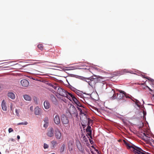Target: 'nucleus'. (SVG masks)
<instances>
[{
  "label": "nucleus",
  "mask_w": 154,
  "mask_h": 154,
  "mask_svg": "<svg viewBox=\"0 0 154 154\" xmlns=\"http://www.w3.org/2000/svg\"><path fill=\"white\" fill-rule=\"evenodd\" d=\"M78 109L80 111V114H83L85 116L86 115L85 114L83 111H82V110L81 108L79 107H78Z\"/></svg>",
  "instance_id": "393cba45"
},
{
  "label": "nucleus",
  "mask_w": 154,
  "mask_h": 154,
  "mask_svg": "<svg viewBox=\"0 0 154 154\" xmlns=\"http://www.w3.org/2000/svg\"><path fill=\"white\" fill-rule=\"evenodd\" d=\"M54 85L53 84L52 86H51V87H52V88H54Z\"/></svg>",
  "instance_id": "8fccbe9b"
},
{
  "label": "nucleus",
  "mask_w": 154,
  "mask_h": 154,
  "mask_svg": "<svg viewBox=\"0 0 154 154\" xmlns=\"http://www.w3.org/2000/svg\"><path fill=\"white\" fill-rule=\"evenodd\" d=\"M91 147H92V148H94V146H91Z\"/></svg>",
  "instance_id": "3c124183"
},
{
  "label": "nucleus",
  "mask_w": 154,
  "mask_h": 154,
  "mask_svg": "<svg viewBox=\"0 0 154 154\" xmlns=\"http://www.w3.org/2000/svg\"><path fill=\"white\" fill-rule=\"evenodd\" d=\"M50 99L53 104H57V100L54 95L52 94L50 95Z\"/></svg>",
  "instance_id": "2eb2a0df"
},
{
  "label": "nucleus",
  "mask_w": 154,
  "mask_h": 154,
  "mask_svg": "<svg viewBox=\"0 0 154 154\" xmlns=\"http://www.w3.org/2000/svg\"><path fill=\"white\" fill-rule=\"evenodd\" d=\"M89 140L90 142L91 143V144H93V141L92 140H91L90 139H89Z\"/></svg>",
  "instance_id": "ea45409f"
},
{
  "label": "nucleus",
  "mask_w": 154,
  "mask_h": 154,
  "mask_svg": "<svg viewBox=\"0 0 154 154\" xmlns=\"http://www.w3.org/2000/svg\"><path fill=\"white\" fill-rule=\"evenodd\" d=\"M55 137L57 139H60L61 138V134L58 130L55 131Z\"/></svg>",
  "instance_id": "4468645a"
},
{
  "label": "nucleus",
  "mask_w": 154,
  "mask_h": 154,
  "mask_svg": "<svg viewBox=\"0 0 154 154\" xmlns=\"http://www.w3.org/2000/svg\"><path fill=\"white\" fill-rule=\"evenodd\" d=\"M93 77L92 76L88 78L83 77V80L87 82L90 86L93 87L97 82L96 78Z\"/></svg>",
  "instance_id": "7ed1b4c3"
},
{
  "label": "nucleus",
  "mask_w": 154,
  "mask_h": 154,
  "mask_svg": "<svg viewBox=\"0 0 154 154\" xmlns=\"http://www.w3.org/2000/svg\"><path fill=\"white\" fill-rule=\"evenodd\" d=\"M93 76L95 77L97 79V82H103L105 80V77L96 75H94Z\"/></svg>",
  "instance_id": "1a4fd4ad"
},
{
  "label": "nucleus",
  "mask_w": 154,
  "mask_h": 154,
  "mask_svg": "<svg viewBox=\"0 0 154 154\" xmlns=\"http://www.w3.org/2000/svg\"><path fill=\"white\" fill-rule=\"evenodd\" d=\"M61 119L62 122L64 125H67L69 123L68 119L65 115H63L62 116Z\"/></svg>",
  "instance_id": "6e6552de"
},
{
  "label": "nucleus",
  "mask_w": 154,
  "mask_h": 154,
  "mask_svg": "<svg viewBox=\"0 0 154 154\" xmlns=\"http://www.w3.org/2000/svg\"><path fill=\"white\" fill-rule=\"evenodd\" d=\"M146 87H147L149 89V90L150 91H152V89H151L149 87H148V86H146Z\"/></svg>",
  "instance_id": "37998d69"
},
{
  "label": "nucleus",
  "mask_w": 154,
  "mask_h": 154,
  "mask_svg": "<svg viewBox=\"0 0 154 154\" xmlns=\"http://www.w3.org/2000/svg\"><path fill=\"white\" fill-rule=\"evenodd\" d=\"M142 135L144 138V139L147 140H148L151 136V135L145 133H143Z\"/></svg>",
  "instance_id": "aec40b11"
},
{
  "label": "nucleus",
  "mask_w": 154,
  "mask_h": 154,
  "mask_svg": "<svg viewBox=\"0 0 154 154\" xmlns=\"http://www.w3.org/2000/svg\"><path fill=\"white\" fill-rule=\"evenodd\" d=\"M47 135L50 137H52L54 136V130L53 128H48Z\"/></svg>",
  "instance_id": "423d86ee"
},
{
  "label": "nucleus",
  "mask_w": 154,
  "mask_h": 154,
  "mask_svg": "<svg viewBox=\"0 0 154 154\" xmlns=\"http://www.w3.org/2000/svg\"><path fill=\"white\" fill-rule=\"evenodd\" d=\"M144 78H146V79H148V80H149V79L148 78H147V77H145L143 75L142 76Z\"/></svg>",
  "instance_id": "a18cd8bd"
},
{
  "label": "nucleus",
  "mask_w": 154,
  "mask_h": 154,
  "mask_svg": "<svg viewBox=\"0 0 154 154\" xmlns=\"http://www.w3.org/2000/svg\"><path fill=\"white\" fill-rule=\"evenodd\" d=\"M143 118L145 117V116L146 115V111H145L144 110H143Z\"/></svg>",
  "instance_id": "2f4dec72"
},
{
  "label": "nucleus",
  "mask_w": 154,
  "mask_h": 154,
  "mask_svg": "<svg viewBox=\"0 0 154 154\" xmlns=\"http://www.w3.org/2000/svg\"><path fill=\"white\" fill-rule=\"evenodd\" d=\"M67 95L68 96V97H66L67 98L69 99L70 101H71L72 99V100L73 101H74L75 100H76V98H75V96L72 94L68 92H67Z\"/></svg>",
  "instance_id": "9b49d317"
},
{
  "label": "nucleus",
  "mask_w": 154,
  "mask_h": 154,
  "mask_svg": "<svg viewBox=\"0 0 154 154\" xmlns=\"http://www.w3.org/2000/svg\"><path fill=\"white\" fill-rule=\"evenodd\" d=\"M74 102L79 107H83V108L84 107L81 104V103L77 100V99L76 100H75Z\"/></svg>",
  "instance_id": "4be33fe9"
},
{
  "label": "nucleus",
  "mask_w": 154,
  "mask_h": 154,
  "mask_svg": "<svg viewBox=\"0 0 154 154\" xmlns=\"http://www.w3.org/2000/svg\"><path fill=\"white\" fill-rule=\"evenodd\" d=\"M17 137L18 139L19 140L20 139V136L19 135H17Z\"/></svg>",
  "instance_id": "c03bdc74"
},
{
  "label": "nucleus",
  "mask_w": 154,
  "mask_h": 154,
  "mask_svg": "<svg viewBox=\"0 0 154 154\" xmlns=\"http://www.w3.org/2000/svg\"><path fill=\"white\" fill-rule=\"evenodd\" d=\"M37 47L41 51L43 50L44 49V47L43 46V45L42 44H38L37 46Z\"/></svg>",
  "instance_id": "b1692460"
},
{
  "label": "nucleus",
  "mask_w": 154,
  "mask_h": 154,
  "mask_svg": "<svg viewBox=\"0 0 154 154\" xmlns=\"http://www.w3.org/2000/svg\"><path fill=\"white\" fill-rule=\"evenodd\" d=\"M125 144L127 149H130L131 151H133L134 154L136 153L139 154H149V153L143 150L140 148L134 145H131L130 144L128 143H125Z\"/></svg>",
  "instance_id": "f257e3e1"
},
{
  "label": "nucleus",
  "mask_w": 154,
  "mask_h": 154,
  "mask_svg": "<svg viewBox=\"0 0 154 154\" xmlns=\"http://www.w3.org/2000/svg\"><path fill=\"white\" fill-rule=\"evenodd\" d=\"M27 124H28L27 122L25 121V122H22L20 123H18L17 124V125H26Z\"/></svg>",
  "instance_id": "bb28decb"
},
{
  "label": "nucleus",
  "mask_w": 154,
  "mask_h": 154,
  "mask_svg": "<svg viewBox=\"0 0 154 154\" xmlns=\"http://www.w3.org/2000/svg\"><path fill=\"white\" fill-rule=\"evenodd\" d=\"M69 112L72 116L74 117L77 116V111L73 105H71L70 106L69 108Z\"/></svg>",
  "instance_id": "20e7f679"
},
{
  "label": "nucleus",
  "mask_w": 154,
  "mask_h": 154,
  "mask_svg": "<svg viewBox=\"0 0 154 154\" xmlns=\"http://www.w3.org/2000/svg\"><path fill=\"white\" fill-rule=\"evenodd\" d=\"M110 96H112L111 98L112 99H120L124 97V95L126 97H128L126 96V93L123 91H120L119 93H115L114 90H112L109 93Z\"/></svg>",
  "instance_id": "f03ea898"
},
{
  "label": "nucleus",
  "mask_w": 154,
  "mask_h": 154,
  "mask_svg": "<svg viewBox=\"0 0 154 154\" xmlns=\"http://www.w3.org/2000/svg\"><path fill=\"white\" fill-rule=\"evenodd\" d=\"M97 110L98 111V109H97Z\"/></svg>",
  "instance_id": "6e6d98bb"
},
{
  "label": "nucleus",
  "mask_w": 154,
  "mask_h": 154,
  "mask_svg": "<svg viewBox=\"0 0 154 154\" xmlns=\"http://www.w3.org/2000/svg\"><path fill=\"white\" fill-rule=\"evenodd\" d=\"M73 145V142L71 141H69L68 143V145L69 147L70 146H72Z\"/></svg>",
  "instance_id": "c85d7f7f"
},
{
  "label": "nucleus",
  "mask_w": 154,
  "mask_h": 154,
  "mask_svg": "<svg viewBox=\"0 0 154 154\" xmlns=\"http://www.w3.org/2000/svg\"><path fill=\"white\" fill-rule=\"evenodd\" d=\"M89 69H87L89 70Z\"/></svg>",
  "instance_id": "864d4df0"
},
{
  "label": "nucleus",
  "mask_w": 154,
  "mask_h": 154,
  "mask_svg": "<svg viewBox=\"0 0 154 154\" xmlns=\"http://www.w3.org/2000/svg\"><path fill=\"white\" fill-rule=\"evenodd\" d=\"M67 91L61 88H59L57 90V93L63 97H68L67 94Z\"/></svg>",
  "instance_id": "39448f33"
},
{
  "label": "nucleus",
  "mask_w": 154,
  "mask_h": 154,
  "mask_svg": "<svg viewBox=\"0 0 154 154\" xmlns=\"http://www.w3.org/2000/svg\"><path fill=\"white\" fill-rule=\"evenodd\" d=\"M8 96L12 100H14L15 98V94L11 92H9L7 94Z\"/></svg>",
  "instance_id": "dca6fc26"
},
{
  "label": "nucleus",
  "mask_w": 154,
  "mask_h": 154,
  "mask_svg": "<svg viewBox=\"0 0 154 154\" xmlns=\"http://www.w3.org/2000/svg\"><path fill=\"white\" fill-rule=\"evenodd\" d=\"M23 97L24 99L26 100L30 101L31 100V97L28 95H23Z\"/></svg>",
  "instance_id": "412c9836"
},
{
  "label": "nucleus",
  "mask_w": 154,
  "mask_h": 154,
  "mask_svg": "<svg viewBox=\"0 0 154 154\" xmlns=\"http://www.w3.org/2000/svg\"><path fill=\"white\" fill-rule=\"evenodd\" d=\"M95 151H96V152H97L98 153H99V151H98V149H95Z\"/></svg>",
  "instance_id": "de8ad7c7"
},
{
  "label": "nucleus",
  "mask_w": 154,
  "mask_h": 154,
  "mask_svg": "<svg viewBox=\"0 0 154 154\" xmlns=\"http://www.w3.org/2000/svg\"><path fill=\"white\" fill-rule=\"evenodd\" d=\"M15 112H16V114H17V115L18 116H19V111H18V110L17 109H16L15 110Z\"/></svg>",
  "instance_id": "c9c22d12"
},
{
  "label": "nucleus",
  "mask_w": 154,
  "mask_h": 154,
  "mask_svg": "<svg viewBox=\"0 0 154 154\" xmlns=\"http://www.w3.org/2000/svg\"><path fill=\"white\" fill-rule=\"evenodd\" d=\"M55 154L54 153H52V154Z\"/></svg>",
  "instance_id": "603ef678"
},
{
  "label": "nucleus",
  "mask_w": 154,
  "mask_h": 154,
  "mask_svg": "<svg viewBox=\"0 0 154 154\" xmlns=\"http://www.w3.org/2000/svg\"><path fill=\"white\" fill-rule=\"evenodd\" d=\"M44 147L45 149L48 148V145L47 144L45 143L44 144Z\"/></svg>",
  "instance_id": "7c9ffc66"
},
{
  "label": "nucleus",
  "mask_w": 154,
  "mask_h": 154,
  "mask_svg": "<svg viewBox=\"0 0 154 154\" xmlns=\"http://www.w3.org/2000/svg\"><path fill=\"white\" fill-rule=\"evenodd\" d=\"M20 84L23 87H27L29 84V82L26 79H23L20 81Z\"/></svg>",
  "instance_id": "9d476101"
},
{
  "label": "nucleus",
  "mask_w": 154,
  "mask_h": 154,
  "mask_svg": "<svg viewBox=\"0 0 154 154\" xmlns=\"http://www.w3.org/2000/svg\"><path fill=\"white\" fill-rule=\"evenodd\" d=\"M2 90V88L1 87V85H0V92Z\"/></svg>",
  "instance_id": "09e8293b"
},
{
  "label": "nucleus",
  "mask_w": 154,
  "mask_h": 154,
  "mask_svg": "<svg viewBox=\"0 0 154 154\" xmlns=\"http://www.w3.org/2000/svg\"><path fill=\"white\" fill-rule=\"evenodd\" d=\"M64 145L63 144L61 147L62 150H61L60 151V152H63L64 150Z\"/></svg>",
  "instance_id": "f704fd0d"
},
{
  "label": "nucleus",
  "mask_w": 154,
  "mask_h": 154,
  "mask_svg": "<svg viewBox=\"0 0 154 154\" xmlns=\"http://www.w3.org/2000/svg\"><path fill=\"white\" fill-rule=\"evenodd\" d=\"M42 113L41 109L38 106H36L34 109V113L35 115L40 116Z\"/></svg>",
  "instance_id": "ddd939ff"
},
{
  "label": "nucleus",
  "mask_w": 154,
  "mask_h": 154,
  "mask_svg": "<svg viewBox=\"0 0 154 154\" xmlns=\"http://www.w3.org/2000/svg\"><path fill=\"white\" fill-rule=\"evenodd\" d=\"M88 125H89L90 126L91 125H92V121L91 119H90V118H88Z\"/></svg>",
  "instance_id": "a878e982"
},
{
  "label": "nucleus",
  "mask_w": 154,
  "mask_h": 154,
  "mask_svg": "<svg viewBox=\"0 0 154 154\" xmlns=\"http://www.w3.org/2000/svg\"><path fill=\"white\" fill-rule=\"evenodd\" d=\"M47 85H48L49 86H52V84H51V83H48L47 84Z\"/></svg>",
  "instance_id": "a19ab883"
},
{
  "label": "nucleus",
  "mask_w": 154,
  "mask_h": 154,
  "mask_svg": "<svg viewBox=\"0 0 154 154\" xmlns=\"http://www.w3.org/2000/svg\"><path fill=\"white\" fill-rule=\"evenodd\" d=\"M57 88V86H55V85H54V89H56Z\"/></svg>",
  "instance_id": "49530a36"
},
{
  "label": "nucleus",
  "mask_w": 154,
  "mask_h": 154,
  "mask_svg": "<svg viewBox=\"0 0 154 154\" xmlns=\"http://www.w3.org/2000/svg\"><path fill=\"white\" fill-rule=\"evenodd\" d=\"M48 123H45V124H44V127L45 128H47L48 126Z\"/></svg>",
  "instance_id": "72a5a7b5"
},
{
  "label": "nucleus",
  "mask_w": 154,
  "mask_h": 154,
  "mask_svg": "<svg viewBox=\"0 0 154 154\" xmlns=\"http://www.w3.org/2000/svg\"><path fill=\"white\" fill-rule=\"evenodd\" d=\"M44 121L45 123H48V117H45L44 119Z\"/></svg>",
  "instance_id": "c756f323"
},
{
  "label": "nucleus",
  "mask_w": 154,
  "mask_h": 154,
  "mask_svg": "<svg viewBox=\"0 0 154 154\" xmlns=\"http://www.w3.org/2000/svg\"><path fill=\"white\" fill-rule=\"evenodd\" d=\"M83 140L85 142H88V140L87 137H85V136H84L83 137Z\"/></svg>",
  "instance_id": "cd10ccee"
},
{
  "label": "nucleus",
  "mask_w": 154,
  "mask_h": 154,
  "mask_svg": "<svg viewBox=\"0 0 154 154\" xmlns=\"http://www.w3.org/2000/svg\"><path fill=\"white\" fill-rule=\"evenodd\" d=\"M9 140H11V141L14 142L15 141V140L13 138H11Z\"/></svg>",
  "instance_id": "79ce46f5"
},
{
  "label": "nucleus",
  "mask_w": 154,
  "mask_h": 154,
  "mask_svg": "<svg viewBox=\"0 0 154 154\" xmlns=\"http://www.w3.org/2000/svg\"><path fill=\"white\" fill-rule=\"evenodd\" d=\"M51 143L52 146L54 148L55 146H56L57 144L58 143L57 141L53 140L51 142Z\"/></svg>",
  "instance_id": "5701e85b"
},
{
  "label": "nucleus",
  "mask_w": 154,
  "mask_h": 154,
  "mask_svg": "<svg viewBox=\"0 0 154 154\" xmlns=\"http://www.w3.org/2000/svg\"><path fill=\"white\" fill-rule=\"evenodd\" d=\"M2 109L5 111H6L7 108L6 106V103L4 100H3L2 103Z\"/></svg>",
  "instance_id": "a211bd4d"
},
{
  "label": "nucleus",
  "mask_w": 154,
  "mask_h": 154,
  "mask_svg": "<svg viewBox=\"0 0 154 154\" xmlns=\"http://www.w3.org/2000/svg\"><path fill=\"white\" fill-rule=\"evenodd\" d=\"M76 146L79 149V150L80 151H82L83 150V149L81 145V143L79 141H78L76 142Z\"/></svg>",
  "instance_id": "6ab92c4d"
},
{
  "label": "nucleus",
  "mask_w": 154,
  "mask_h": 154,
  "mask_svg": "<svg viewBox=\"0 0 154 154\" xmlns=\"http://www.w3.org/2000/svg\"><path fill=\"white\" fill-rule=\"evenodd\" d=\"M86 132L87 133L88 135L92 139V130L90 126L88 125L87 126V128L86 129Z\"/></svg>",
  "instance_id": "f8f14e48"
},
{
  "label": "nucleus",
  "mask_w": 154,
  "mask_h": 154,
  "mask_svg": "<svg viewBox=\"0 0 154 154\" xmlns=\"http://www.w3.org/2000/svg\"><path fill=\"white\" fill-rule=\"evenodd\" d=\"M44 105L45 108L46 109H49L51 107L50 103L48 100H45L44 101Z\"/></svg>",
  "instance_id": "f3484780"
},
{
  "label": "nucleus",
  "mask_w": 154,
  "mask_h": 154,
  "mask_svg": "<svg viewBox=\"0 0 154 154\" xmlns=\"http://www.w3.org/2000/svg\"><path fill=\"white\" fill-rule=\"evenodd\" d=\"M137 154V153H135V154Z\"/></svg>",
  "instance_id": "5fc2aeb1"
},
{
  "label": "nucleus",
  "mask_w": 154,
  "mask_h": 154,
  "mask_svg": "<svg viewBox=\"0 0 154 154\" xmlns=\"http://www.w3.org/2000/svg\"><path fill=\"white\" fill-rule=\"evenodd\" d=\"M138 100L135 103L138 107H140V105L138 104Z\"/></svg>",
  "instance_id": "4c0bfd02"
},
{
  "label": "nucleus",
  "mask_w": 154,
  "mask_h": 154,
  "mask_svg": "<svg viewBox=\"0 0 154 154\" xmlns=\"http://www.w3.org/2000/svg\"><path fill=\"white\" fill-rule=\"evenodd\" d=\"M8 131L9 133L13 132L14 131L13 129L11 128H9Z\"/></svg>",
  "instance_id": "473e14b6"
},
{
  "label": "nucleus",
  "mask_w": 154,
  "mask_h": 154,
  "mask_svg": "<svg viewBox=\"0 0 154 154\" xmlns=\"http://www.w3.org/2000/svg\"><path fill=\"white\" fill-rule=\"evenodd\" d=\"M148 140H150V141H154V140L153 139H152V138H151V137L149 138Z\"/></svg>",
  "instance_id": "58836bf2"
},
{
  "label": "nucleus",
  "mask_w": 154,
  "mask_h": 154,
  "mask_svg": "<svg viewBox=\"0 0 154 154\" xmlns=\"http://www.w3.org/2000/svg\"><path fill=\"white\" fill-rule=\"evenodd\" d=\"M54 123L57 125L59 124L60 122V120L59 116L57 114L55 115H54Z\"/></svg>",
  "instance_id": "0eeeda50"
},
{
  "label": "nucleus",
  "mask_w": 154,
  "mask_h": 154,
  "mask_svg": "<svg viewBox=\"0 0 154 154\" xmlns=\"http://www.w3.org/2000/svg\"><path fill=\"white\" fill-rule=\"evenodd\" d=\"M30 110L31 111H32L33 110V106H31L30 107Z\"/></svg>",
  "instance_id": "e433bc0d"
}]
</instances>
